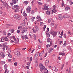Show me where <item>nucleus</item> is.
Instances as JSON below:
<instances>
[{"label": "nucleus", "instance_id": "nucleus-1", "mask_svg": "<svg viewBox=\"0 0 73 73\" xmlns=\"http://www.w3.org/2000/svg\"><path fill=\"white\" fill-rule=\"evenodd\" d=\"M27 31H28V30H27V29L26 28H23L22 29V35H23L24 33H27Z\"/></svg>", "mask_w": 73, "mask_h": 73}, {"label": "nucleus", "instance_id": "nucleus-2", "mask_svg": "<svg viewBox=\"0 0 73 73\" xmlns=\"http://www.w3.org/2000/svg\"><path fill=\"white\" fill-rule=\"evenodd\" d=\"M39 68L40 69L42 68V69H45V66H43V64L41 63L39 64Z\"/></svg>", "mask_w": 73, "mask_h": 73}, {"label": "nucleus", "instance_id": "nucleus-3", "mask_svg": "<svg viewBox=\"0 0 73 73\" xmlns=\"http://www.w3.org/2000/svg\"><path fill=\"white\" fill-rule=\"evenodd\" d=\"M51 34V35H53L54 37H56V34L55 33V32L53 31H51L50 32Z\"/></svg>", "mask_w": 73, "mask_h": 73}, {"label": "nucleus", "instance_id": "nucleus-4", "mask_svg": "<svg viewBox=\"0 0 73 73\" xmlns=\"http://www.w3.org/2000/svg\"><path fill=\"white\" fill-rule=\"evenodd\" d=\"M1 1L2 3H3V4H4V5H3V4H2V7H3V8H5V7H6V6H7V4L5 3V2H4L1 0Z\"/></svg>", "mask_w": 73, "mask_h": 73}, {"label": "nucleus", "instance_id": "nucleus-5", "mask_svg": "<svg viewBox=\"0 0 73 73\" xmlns=\"http://www.w3.org/2000/svg\"><path fill=\"white\" fill-rule=\"evenodd\" d=\"M0 54L1 55V57L2 58H4L5 57V54L3 52H2L0 53Z\"/></svg>", "mask_w": 73, "mask_h": 73}, {"label": "nucleus", "instance_id": "nucleus-6", "mask_svg": "<svg viewBox=\"0 0 73 73\" xmlns=\"http://www.w3.org/2000/svg\"><path fill=\"white\" fill-rule=\"evenodd\" d=\"M58 19L60 20H62V19H63L62 16L61 15H58Z\"/></svg>", "mask_w": 73, "mask_h": 73}, {"label": "nucleus", "instance_id": "nucleus-7", "mask_svg": "<svg viewBox=\"0 0 73 73\" xmlns=\"http://www.w3.org/2000/svg\"><path fill=\"white\" fill-rule=\"evenodd\" d=\"M15 54L17 56H19V55H20V52L18 51H15Z\"/></svg>", "mask_w": 73, "mask_h": 73}, {"label": "nucleus", "instance_id": "nucleus-8", "mask_svg": "<svg viewBox=\"0 0 73 73\" xmlns=\"http://www.w3.org/2000/svg\"><path fill=\"white\" fill-rule=\"evenodd\" d=\"M28 12H31V6H29L26 9Z\"/></svg>", "mask_w": 73, "mask_h": 73}, {"label": "nucleus", "instance_id": "nucleus-9", "mask_svg": "<svg viewBox=\"0 0 73 73\" xmlns=\"http://www.w3.org/2000/svg\"><path fill=\"white\" fill-rule=\"evenodd\" d=\"M49 7L48 5H45L44 6V8H45V10H49V8L48 7Z\"/></svg>", "mask_w": 73, "mask_h": 73}, {"label": "nucleus", "instance_id": "nucleus-10", "mask_svg": "<svg viewBox=\"0 0 73 73\" xmlns=\"http://www.w3.org/2000/svg\"><path fill=\"white\" fill-rule=\"evenodd\" d=\"M69 17V16H68V15H65L63 16V18H65V19H66V18H68Z\"/></svg>", "mask_w": 73, "mask_h": 73}, {"label": "nucleus", "instance_id": "nucleus-11", "mask_svg": "<svg viewBox=\"0 0 73 73\" xmlns=\"http://www.w3.org/2000/svg\"><path fill=\"white\" fill-rule=\"evenodd\" d=\"M23 15L24 16H27V14L26 13H25V11H24V12L23 13Z\"/></svg>", "mask_w": 73, "mask_h": 73}, {"label": "nucleus", "instance_id": "nucleus-12", "mask_svg": "<svg viewBox=\"0 0 73 73\" xmlns=\"http://www.w3.org/2000/svg\"><path fill=\"white\" fill-rule=\"evenodd\" d=\"M17 1H18V0H13V3H14V4H16V3H17Z\"/></svg>", "mask_w": 73, "mask_h": 73}, {"label": "nucleus", "instance_id": "nucleus-13", "mask_svg": "<svg viewBox=\"0 0 73 73\" xmlns=\"http://www.w3.org/2000/svg\"><path fill=\"white\" fill-rule=\"evenodd\" d=\"M14 8H16V9H18L20 8L19 6L17 5H14Z\"/></svg>", "mask_w": 73, "mask_h": 73}, {"label": "nucleus", "instance_id": "nucleus-14", "mask_svg": "<svg viewBox=\"0 0 73 73\" xmlns=\"http://www.w3.org/2000/svg\"><path fill=\"white\" fill-rule=\"evenodd\" d=\"M66 41H65L64 42V43L63 45V46H65L66 45Z\"/></svg>", "mask_w": 73, "mask_h": 73}, {"label": "nucleus", "instance_id": "nucleus-15", "mask_svg": "<svg viewBox=\"0 0 73 73\" xmlns=\"http://www.w3.org/2000/svg\"><path fill=\"white\" fill-rule=\"evenodd\" d=\"M62 3L61 4V7H62L64 6L65 7V5H64V1H62Z\"/></svg>", "mask_w": 73, "mask_h": 73}, {"label": "nucleus", "instance_id": "nucleus-16", "mask_svg": "<svg viewBox=\"0 0 73 73\" xmlns=\"http://www.w3.org/2000/svg\"><path fill=\"white\" fill-rule=\"evenodd\" d=\"M70 9V7H67L65 8V10L66 11H68V10Z\"/></svg>", "mask_w": 73, "mask_h": 73}, {"label": "nucleus", "instance_id": "nucleus-17", "mask_svg": "<svg viewBox=\"0 0 73 73\" xmlns=\"http://www.w3.org/2000/svg\"><path fill=\"white\" fill-rule=\"evenodd\" d=\"M31 19L32 21H34V20H35V17H33L31 18Z\"/></svg>", "mask_w": 73, "mask_h": 73}, {"label": "nucleus", "instance_id": "nucleus-18", "mask_svg": "<svg viewBox=\"0 0 73 73\" xmlns=\"http://www.w3.org/2000/svg\"><path fill=\"white\" fill-rule=\"evenodd\" d=\"M21 19V16H19L17 18V19L18 20H20Z\"/></svg>", "mask_w": 73, "mask_h": 73}, {"label": "nucleus", "instance_id": "nucleus-19", "mask_svg": "<svg viewBox=\"0 0 73 73\" xmlns=\"http://www.w3.org/2000/svg\"><path fill=\"white\" fill-rule=\"evenodd\" d=\"M46 47L47 49H49V47H50V45H49V44H47L46 45Z\"/></svg>", "mask_w": 73, "mask_h": 73}, {"label": "nucleus", "instance_id": "nucleus-20", "mask_svg": "<svg viewBox=\"0 0 73 73\" xmlns=\"http://www.w3.org/2000/svg\"><path fill=\"white\" fill-rule=\"evenodd\" d=\"M19 11H20V10H19V9H17L15 10V13H17V12H19Z\"/></svg>", "mask_w": 73, "mask_h": 73}, {"label": "nucleus", "instance_id": "nucleus-21", "mask_svg": "<svg viewBox=\"0 0 73 73\" xmlns=\"http://www.w3.org/2000/svg\"><path fill=\"white\" fill-rule=\"evenodd\" d=\"M46 13L47 15H50V11H46Z\"/></svg>", "mask_w": 73, "mask_h": 73}, {"label": "nucleus", "instance_id": "nucleus-22", "mask_svg": "<svg viewBox=\"0 0 73 73\" xmlns=\"http://www.w3.org/2000/svg\"><path fill=\"white\" fill-rule=\"evenodd\" d=\"M24 3H25V5H27V4H28V3H29L28 2V1H24Z\"/></svg>", "mask_w": 73, "mask_h": 73}, {"label": "nucleus", "instance_id": "nucleus-23", "mask_svg": "<svg viewBox=\"0 0 73 73\" xmlns=\"http://www.w3.org/2000/svg\"><path fill=\"white\" fill-rule=\"evenodd\" d=\"M46 33L47 35V36L48 37H50V34L48 33L47 34V32H46Z\"/></svg>", "mask_w": 73, "mask_h": 73}, {"label": "nucleus", "instance_id": "nucleus-24", "mask_svg": "<svg viewBox=\"0 0 73 73\" xmlns=\"http://www.w3.org/2000/svg\"><path fill=\"white\" fill-rule=\"evenodd\" d=\"M35 29L36 30V31H38V27L37 26L35 25Z\"/></svg>", "mask_w": 73, "mask_h": 73}, {"label": "nucleus", "instance_id": "nucleus-25", "mask_svg": "<svg viewBox=\"0 0 73 73\" xmlns=\"http://www.w3.org/2000/svg\"><path fill=\"white\" fill-rule=\"evenodd\" d=\"M53 50V48H50V50H49V51L48 52L49 53H50V52H51Z\"/></svg>", "mask_w": 73, "mask_h": 73}, {"label": "nucleus", "instance_id": "nucleus-26", "mask_svg": "<svg viewBox=\"0 0 73 73\" xmlns=\"http://www.w3.org/2000/svg\"><path fill=\"white\" fill-rule=\"evenodd\" d=\"M32 61V57H31L30 58V62L29 63V64H31V62Z\"/></svg>", "mask_w": 73, "mask_h": 73}, {"label": "nucleus", "instance_id": "nucleus-27", "mask_svg": "<svg viewBox=\"0 0 73 73\" xmlns=\"http://www.w3.org/2000/svg\"><path fill=\"white\" fill-rule=\"evenodd\" d=\"M26 36V35L22 36V39H23V40H24V39H25V38Z\"/></svg>", "mask_w": 73, "mask_h": 73}, {"label": "nucleus", "instance_id": "nucleus-28", "mask_svg": "<svg viewBox=\"0 0 73 73\" xmlns=\"http://www.w3.org/2000/svg\"><path fill=\"white\" fill-rule=\"evenodd\" d=\"M45 69V70L44 71V73H48V70H47V69H46V68H44Z\"/></svg>", "mask_w": 73, "mask_h": 73}, {"label": "nucleus", "instance_id": "nucleus-29", "mask_svg": "<svg viewBox=\"0 0 73 73\" xmlns=\"http://www.w3.org/2000/svg\"><path fill=\"white\" fill-rule=\"evenodd\" d=\"M19 17V15H14V17H15V18L17 17Z\"/></svg>", "mask_w": 73, "mask_h": 73}, {"label": "nucleus", "instance_id": "nucleus-30", "mask_svg": "<svg viewBox=\"0 0 73 73\" xmlns=\"http://www.w3.org/2000/svg\"><path fill=\"white\" fill-rule=\"evenodd\" d=\"M33 31L34 32V33H36V30L35 29H33Z\"/></svg>", "mask_w": 73, "mask_h": 73}, {"label": "nucleus", "instance_id": "nucleus-31", "mask_svg": "<svg viewBox=\"0 0 73 73\" xmlns=\"http://www.w3.org/2000/svg\"><path fill=\"white\" fill-rule=\"evenodd\" d=\"M35 13V12H34V11L33 10L31 12V15H34Z\"/></svg>", "mask_w": 73, "mask_h": 73}, {"label": "nucleus", "instance_id": "nucleus-32", "mask_svg": "<svg viewBox=\"0 0 73 73\" xmlns=\"http://www.w3.org/2000/svg\"><path fill=\"white\" fill-rule=\"evenodd\" d=\"M52 70H56V67H55V66H54L52 68Z\"/></svg>", "mask_w": 73, "mask_h": 73}, {"label": "nucleus", "instance_id": "nucleus-33", "mask_svg": "<svg viewBox=\"0 0 73 73\" xmlns=\"http://www.w3.org/2000/svg\"><path fill=\"white\" fill-rule=\"evenodd\" d=\"M4 39L5 41H8V38L7 37H5Z\"/></svg>", "mask_w": 73, "mask_h": 73}, {"label": "nucleus", "instance_id": "nucleus-34", "mask_svg": "<svg viewBox=\"0 0 73 73\" xmlns=\"http://www.w3.org/2000/svg\"><path fill=\"white\" fill-rule=\"evenodd\" d=\"M50 41V38H48L47 40V42H49Z\"/></svg>", "mask_w": 73, "mask_h": 73}, {"label": "nucleus", "instance_id": "nucleus-35", "mask_svg": "<svg viewBox=\"0 0 73 73\" xmlns=\"http://www.w3.org/2000/svg\"><path fill=\"white\" fill-rule=\"evenodd\" d=\"M1 63L2 64V65H3L5 64V62L4 61H1Z\"/></svg>", "mask_w": 73, "mask_h": 73}, {"label": "nucleus", "instance_id": "nucleus-36", "mask_svg": "<svg viewBox=\"0 0 73 73\" xmlns=\"http://www.w3.org/2000/svg\"><path fill=\"white\" fill-rule=\"evenodd\" d=\"M38 4H39V5H42V3L40 2H38Z\"/></svg>", "mask_w": 73, "mask_h": 73}, {"label": "nucleus", "instance_id": "nucleus-37", "mask_svg": "<svg viewBox=\"0 0 73 73\" xmlns=\"http://www.w3.org/2000/svg\"><path fill=\"white\" fill-rule=\"evenodd\" d=\"M35 62L36 64H38V59L36 60L35 61Z\"/></svg>", "mask_w": 73, "mask_h": 73}, {"label": "nucleus", "instance_id": "nucleus-38", "mask_svg": "<svg viewBox=\"0 0 73 73\" xmlns=\"http://www.w3.org/2000/svg\"><path fill=\"white\" fill-rule=\"evenodd\" d=\"M23 28V27L21 26H19L18 27V28L19 29H21Z\"/></svg>", "mask_w": 73, "mask_h": 73}, {"label": "nucleus", "instance_id": "nucleus-39", "mask_svg": "<svg viewBox=\"0 0 73 73\" xmlns=\"http://www.w3.org/2000/svg\"><path fill=\"white\" fill-rule=\"evenodd\" d=\"M51 21V19H48V23H50Z\"/></svg>", "mask_w": 73, "mask_h": 73}, {"label": "nucleus", "instance_id": "nucleus-40", "mask_svg": "<svg viewBox=\"0 0 73 73\" xmlns=\"http://www.w3.org/2000/svg\"><path fill=\"white\" fill-rule=\"evenodd\" d=\"M36 35L34 34V40H36Z\"/></svg>", "mask_w": 73, "mask_h": 73}, {"label": "nucleus", "instance_id": "nucleus-41", "mask_svg": "<svg viewBox=\"0 0 73 73\" xmlns=\"http://www.w3.org/2000/svg\"><path fill=\"white\" fill-rule=\"evenodd\" d=\"M8 52L9 53V54H10V53H11V50L9 49L8 50Z\"/></svg>", "mask_w": 73, "mask_h": 73}, {"label": "nucleus", "instance_id": "nucleus-42", "mask_svg": "<svg viewBox=\"0 0 73 73\" xmlns=\"http://www.w3.org/2000/svg\"><path fill=\"white\" fill-rule=\"evenodd\" d=\"M8 55L10 57V58H12V55H11L10 54H8Z\"/></svg>", "mask_w": 73, "mask_h": 73}, {"label": "nucleus", "instance_id": "nucleus-43", "mask_svg": "<svg viewBox=\"0 0 73 73\" xmlns=\"http://www.w3.org/2000/svg\"><path fill=\"white\" fill-rule=\"evenodd\" d=\"M64 37L65 38H66V34H64Z\"/></svg>", "mask_w": 73, "mask_h": 73}, {"label": "nucleus", "instance_id": "nucleus-44", "mask_svg": "<svg viewBox=\"0 0 73 73\" xmlns=\"http://www.w3.org/2000/svg\"><path fill=\"white\" fill-rule=\"evenodd\" d=\"M4 67L5 68V69H7V65L5 64L4 65Z\"/></svg>", "mask_w": 73, "mask_h": 73}, {"label": "nucleus", "instance_id": "nucleus-45", "mask_svg": "<svg viewBox=\"0 0 73 73\" xmlns=\"http://www.w3.org/2000/svg\"><path fill=\"white\" fill-rule=\"evenodd\" d=\"M44 69H45V68H43V69H42V68H40V70L41 72L42 73V71H43V70H44Z\"/></svg>", "mask_w": 73, "mask_h": 73}, {"label": "nucleus", "instance_id": "nucleus-46", "mask_svg": "<svg viewBox=\"0 0 73 73\" xmlns=\"http://www.w3.org/2000/svg\"><path fill=\"white\" fill-rule=\"evenodd\" d=\"M39 55L40 57H41L42 56V53H40Z\"/></svg>", "mask_w": 73, "mask_h": 73}, {"label": "nucleus", "instance_id": "nucleus-47", "mask_svg": "<svg viewBox=\"0 0 73 73\" xmlns=\"http://www.w3.org/2000/svg\"><path fill=\"white\" fill-rule=\"evenodd\" d=\"M1 41L2 42H3L4 41V38H2L1 39Z\"/></svg>", "mask_w": 73, "mask_h": 73}, {"label": "nucleus", "instance_id": "nucleus-48", "mask_svg": "<svg viewBox=\"0 0 73 73\" xmlns=\"http://www.w3.org/2000/svg\"><path fill=\"white\" fill-rule=\"evenodd\" d=\"M55 29H56L57 27V24H56L55 25Z\"/></svg>", "mask_w": 73, "mask_h": 73}, {"label": "nucleus", "instance_id": "nucleus-49", "mask_svg": "<svg viewBox=\"0 0 73 73\" xmlns=\"http://www.w3.org/2000/svg\"><path fill=\"white\" fill-rule=\"evenodd\" d=\"M45 28H46V25H44L43 27V29H44V31H45Z\"/></svg>", "mask_w": 73, "mask_h": 73}, {"label": "nucleus", "instance_id": "nucleus-50", "mask_svg": "<svg viewBox=\"0 0 73 73\" xmlns=\"http://www.w3.org/2000/svg\"><path fill=\"white\" fill-rule=\"evenodd\" d=\"M49 60H46V63H47V64H48L49 63Z\"/></svg>", "mask_w": 73, "mask_h": 73}, {"label": "nucleus", "instance_id": "nucleus-51", "mask_svg": "<svg viewBox=\"0 0 73 73\" xmlns=\"http://www.w3.org/2000/svg\"><path fill=\"white\" fill-rule=\"evenodd\" d=\"M20 30H18L17 31V33H20Z\"/></svg>", "mask_w": 73, "mask_h": 73}, {"label": "nucleus", "instance_id": "nucleus-52", "mask_svg": "<svg viewBox=\"0 0 73 73\" xmlns=\"http://www.w3.org/2000/svg\"><path fill=\"white\" fill-rule=\"evenodd\" d=\"M3 34L4 35H6V32L5 31H3Z\"/></svg>", "mask_w": 73, "mask_h": 73}, {"label": "nucleus", "instance_id": "nucleus-53", "mask_svg": "<svg viewBox=\"0 0 73 73\" xmlns=\"http://www.w3.org/2000/svg\"><path fill=\"white\" fill-rule=\"evenodd\" d=\"M38 46L39 49H41V46H40V45H38Z\"/></svg>", "mask_w": 73, "mask_h": 73}, {"label": "nucleus", "instance_id": "nucleus-54", "mask_svg": "<svg viewBox=\"0 0 73 73\" xmlns=\"http://www.w3.org/2000/svg\"><path fill=\"white\" fill-rule=\"evenodd\" d=\"M43 24L44 23H42V22H40V24L41 26L42 25H43Z\"/></svg>", "mask_w": 73, "mask_h": 73}, {"label": "nucleus", "instance_id": "nucleus-55", "mask_svg": "<svg viewBox=\"0 0 73 73\" xmlns=\"http://www.w3.org/2000/svg\"><path fill=\"white\" fill-rule=\"evenodd\" d=\"M63 67H64V64H63L61 66V69L62 70V68H63Z\"/></svg>", "mask_w": 73, "mask_h": 73}, {"label": "nucleus", "instance_id": "nucleus-56", "mask_svg": "<svg viewBox=\"0 0 73 73\" xmlns=\"http://www.w3.org/2000/svg\"><path fill=\"white\" fill-rule=\"evenodd\" d=\"M14 65L15 66H17V62H16L14 63Z\"/></svg>", "mask_w": 73, "mask_h": 73}, {"label": "nucleus", "instance_id": "nucleus-57", "mask_svg": "<svg viewBox=\"0 0 73 73\" xmlns=\"http://www.w3.org/2000/svg\"><path fill=\"white\" fill-rule=\"evenodd\" d=\"M6 45H7V43H5L3 44V45L4 46H6Z\"/></svg>", "mask_w": 73, "mask_h": 73}, {"label": "nucleus", "instance_id": "nucleus-58", "mask_svg": "<svg viewBox=\"0 0 73 73\" xmlns=\"http://www.w3.org/2000/svg\"><path fill=\"white\" fill-rule=\"evenodd\" d=\"M40 16H37V17H36V19H39L40 18Z\"/></svg>", "mask_w": 73, "mask_h": 73}, {"label": "nucleus", "instance_id": "nucleus-59", "mask_svg": "<svg viewBox=\"0 0 73 73\" xmlns=\"http://www.w3.org/2000/svg\"><path fill=\"white\" fill-rule=\"evenodd\" d=\"M8 61H9V62H12V61H11V59L8 60Z\"/></svg>", "mask_w": 73, "mask_h": 73}, {"label": "nucleus", "instance_id": "nucleus-60", "mask_svg": "<svg viewBox=\"0 0 73 73\" xmlns=\"http://www.w3.org/2000/svg\"><path fill=\"white\" fill-rule=\"evenodd\" d=\"M39 19L40 20H39V21H41V20H42V19H41V17H39Z\"/></svg>", "mask_w": 73, "mask_h": 73}, {"label": "nucleus", "instance_id": "nucleus-61", "mask_svg": "<svg viewBox=\"0 0 73 73\" xmlns=\"http://www.w3.org/2000/svg\"><path fill=\"white\" fill-rule=\"evenodd\" d=\"M11 43H13V42H14V41H13V40H12L11 41Z\"/></svg>", "mask_w": 73, "mask_h": 73}, {"label": "nucleus", "instance_id": "nucleus-62", "mask_svg": "<svg viewBox=\"0 0 73 73\" xmlns=\"http://www.w3.org/2000/svg\"><path fill=\"white\" fill-rule=\"evenodd\" d=\"M62 52H59V55H62Z\"/></svg>", "mask_w": 73, "mask_h": 73}, {"label": "nucleus", "instance_id": "nucleus-63", "mask_svg": "<svg viewBox=\"0 0 73 73\" xmlns=\"http://www.w3.org/2000/svg\"><path fill=\"white\" fill-rule=\"evenodd\" d=\"M47 54H48V52H46V54H45L44 57H46V56H47Z\"/></svg>", "mask_w": 73, "mask_h": 73}, {"label": "nucleus", "instance_id": "nucleus-64", "mask_svg": "<svg viewBox=\"0 0 73 73\" xmlns=\"http://www.w3.org/2000/svg\"><path fill=\"white\" fill-rule=\"evenodd\" d=\"M68 34H70V35H72V33H70V32L68 31Z\"/></svg>", "mask_w": 73, "mask_h": 73}]
</instances>
